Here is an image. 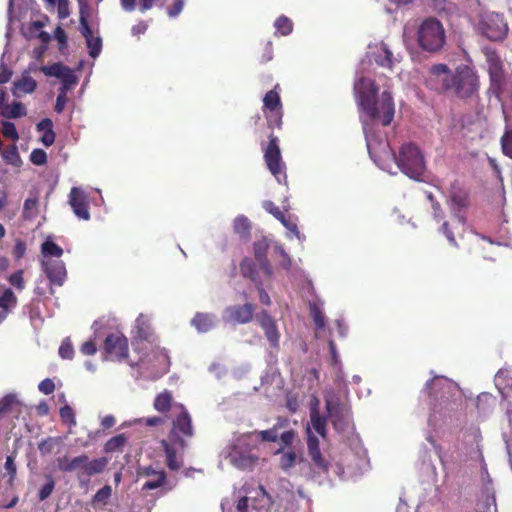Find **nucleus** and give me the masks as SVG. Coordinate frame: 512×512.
Returning a JSON list of instances; mask_svg holds the SVG:
<instances>
[{
	"label": "nucleus",
	"mask_w": 512,
	"mask_h": 512,
	"mask_svg": "<svg viewBox=\"0 0 512 512\" xmlns=\"http://www.w3.org/2000/svg\"><path fill=\"white\" fill-rule=\"evenodd\" d=\"M354 90L371 159L383 171L395 174L393 168L396 167L409 178L420 180L425 171V161L419 148L412 143L404 144L396 157L379 129L389 125L394 117V102L390 91L385 88L381 96H378L379 86L363 76L355 81Z\"/></svg>",
	"instance_id": "f257e3e1"
},
{
	"label": "nucleus",
	"mask_w": 512,
	"mask_h": 512,
	"mask_svg": "<svg viewBox=\"0 0 512 512\" xmlns=\"http://www.w3.org/2000/svg\"><path fill=\"white\" fill-rule=\"evenodd\" d=\"M430 82L433 88L453 92L459 98H472L478 90V77L466 65L457 67L452 73L445 64L430 68Z\"/></svg>",
	"instance_id": "f03ea898"
},
{
	"label": "nucleus",
	"mask_w": 512,
	"mask_h": 512,
	"mask_svg": "<svg viewBox=\"0 0 512 512\" xmlns=\"http://www.w3.org/2000/svg\"><path fill=\"white\" fill-rule=\"evenodd\" d=\"M426 388L431 390L436 397H440V403L433 408V413L429 418V424L435 425L437 414L440 417L450 415L456 406V400L461 397L458 385L444 376H435L431 382L426 384Z\"/></svg>",
	"instance_id": "7ed1b4c3"
},
{
	"label": "nucleus",
	"mask_w": 512,
	"mask_h": 512,
	"mask_svg": "<svg viewBox=\"0 0 512 512\" xmlns=\"http://www.w3.org/2000/svg\"><path fill=\"white\" fill-rule=\"evenodd\" d=\"M318 401H315V405L311 408L310 412V425L307 426V446L308 453L311 457L315 469H317L318 473H328L329 463L322 458L321 452L319 449V440L316 436L313 435L314 430L321 437L325 438L326 436V419L319 415L317 409Z\"/></svg>",
	"instance_id": "20e7f679"
},
{
	"label": "nucleus",
	"mask_w": 512,
	"mask_h": 512,
	"mask_svg": "<svg viewBox=\"0 0 512 512\" xmlns=\"http://www.w3.org/2000/svg\"><path fill=\"white\" fill-rule=\"evenodd\" d=\"M255 448V435H240L232 441L226 458L237 469H251L259 459Z\"/></svg>",
	"instance_id": "39448f33"
},
{
	"label": "nucleus",
	"mask_w": 512,
	"mask_h": 512,
	"mask_svg": "<svg viewBox=\"0 0 512 512\" xmlns=\"http://www.w3.org/2000/svg\"><path fill=\"white\" fill-rule=\"evenodd\" d=\"M136 349L141 354L138 364L149 370L153 376L158 377L167 372L170 361L164 349L145 341L138 343Z\"/></svg>",
	"instance_id": "423d86ee"
},
{
	"label": "nucleus",
	"mask_w": 512,
	"mask_h": 512,
	"mask_svg": "<svg viewBox=\"0 0 512 512\" xmlns=\"http://www.w3.org/2000/svg\"><path fill=\"white\" fill-rule=\"evenodd\" d=\"M445 30L442 23L435 18H427L419 25L417 42L427 52L439 51L445 43Z\"/></svg>",
	"instance_id": "0eeeda50"
},
{
	"label": "nucleus",
	"mask_w": 512,
	"mask_h": 512,
	"mask_svg": "<svg viewBox=\"0 0 512 512\" xmlns=\"http://www.w3.org/2000/svg\"><path fill=\"white\" fill-rule=\"evenodd\" d=\"M478 29L486 38L497 41L506 36L508 25L503 15L486 11L480 15Z\"/></svg>",
	"instance_id": "6e6552de"
},
{
	"label": "nucleus",
	"mask_w": 512,
	"mask_h": 512,
	"mask_svg": "<svg viewBox=\"0 0 512 512\" xmlns=\"http://www.w3.org/2000/svg\"><path fill=\"white\" fill-rule=\"evenodd\" d=\"M75 460L79 461L75 472L81 487L87 486L90 477L102 473L108 464L105 457L90 459L86 454L76 456Z\"/></svg>",
	"instance_id": "1a4fd4ad"
},
{
	"label": "nucleus",
	"mask_w": 512,
	"mask_h": 512,
	"mask_svg": "<svg viewBox=\"0 0 512 512\" xmlns=\"http://www.w3.org/2000/svg\"><path fill=\"white\" fill-rule=\"evenodd\" d=\"M173 408L178 410L179 413L173 421L170 442H175L181 449H184L185 443L182 437H192L193 435L191 417L183 405H175Z\"/></svg>",
	"instance_id": "9d476101"
},
{
	"label": "nucleus",
	"mask_w": 512,
	"mask_h": 512,
	"mask_svg": "<svg viewBox=\"0 0 512 512\" xmlns=\"http://www.w3.org/2000/svg\"><path fill=\"white\" fill-rule=\"evenodd\" d=\"M40 71L48 77H55L62 83L59 93L67 95L77 83L78 77L74 71L62 63H54L52 65L41 66Z\"/></svg>",
	"instance_id": "9b49d317"
},
{
	"label": "nucleus",
	"mask_w": 512,
	"mask_h": 512,
	"mask_svg": "<svg viewBox=\"0 0 512 512\" xmlns=\"http://www.w3.org/2000/svg\"><path fill=\"white\" fill-rule=\"evenodd\" d=\"M104 349L107 359L122 361L128 356L127 338L120 332L111 333L106 337Z\"/></svg>",
	"instance_id": "f8f14e48"
},
{
	"label": "nucleus",
	"mask_w": 512,
	"mask_h": 512,
	"mask_svg": "<svg viewBox=\"0 0 512 512\" xmlns=\"http://www.w3.org/2000/svg\"><path fill=\"white\" fill-rule=\"evenodd\" d=\"M326 408L334 428L337 431H344L350 423L349 411L340 406L334 395L326 396Z\"/></svg>",
	"instance_id": "ddd939ff"
},
{
	"label": "nucleus",
	"mask_w": 512,
	"mask_h": 512,
	"mask_svg": "<svg viewBox=\"0 0 512 512\" xmlns=\"http://www.w3.org/2000/svg\"><path fill=\"white\" fill-rule=\"evenodd\" d=\"M265 162L270 172L276 177L277 181L281 183V177L286 178L283 173L284 164L281 160V153L278 146V139L271 137L269 144L264 153Z\"/></svg>",
	"instance_id": "4468645a"
},
{
	"label": "nucleus",
	"mask_w": 512,
	"mask_h": 512,
	"mask_svg": "<svg viewBox=\"0 0 512 512\" xmlns=\"http://www.w3.org/2000/svg\"><path fill=\"white\" fill-rule=\"evenodd\" d=\"M254 306L250 303L244 305H232L225 308L222 319L226 323L245 324L252 320Z\"/></svg>",
	"instance_id": "2eb2a0df"
},
{
	"label": "nucleus",
	"mask_w": 512,
	"mask_h": 512,
	"mask_svg": "<svg viewBox=\"0 0 512 512\" xmlns=\"http://www.w3.org/2000/svg\"><path fill=\"white\" fill-rule=\"evenodd\" d=\"M69 204L74 214L81 220H89V202L86 192L78 187H73L69 194Z\"/></svg>",
	"instance_id": "dca6fc26"
},
{
	"label": "nucleus",
	"mask_w": 512,
	"mask_h": 512,
	"mask_svg": "<svg viewBox=\"0 0 512 512\" xmlns=\"http://www.w3.org/2000/svg\"><path fill=\"white\" fill-rule=\"evenodd\" d=\"M42 269L49 280L57 285H62L66 279V268L62 260L46 259L41 260Z\"/></svg>",
	"instance_id": "f3484780"
},
{
	"label": "nucleus",
	"mask_w": 512,
	"mask_h": 512,
	"mask_svg": "<svg viewBox=\"0 0 512 512\" xmlns=\"http://www.w3.org/2000/svg\"><path fill=\"white\" fill-rule=\"evenodd\" d=\"M296 464L302 474L307 477H314L308 469L307 462L303 458H299L295 452L289 450L281 453L280 467L283 471L289 473Z\"/></svg>",
	"instance_id": "a211bd4d"
},
{
	"label": "nucleus",
	"mask_w": 512,
	"mask_h": 512,
	"mask_svg": "<svg viewBox=\"0 0 512 512\" xmlns=\"http://www.w3.org/2000/svg\"><path fill=\"white\" fill-rule=\"evenodd\" d=\"M139 477H146L148 480L143 484L142 490H153L161 487L166 479L165 472L162 470H155L151 466L140 467L138 469Z\"/></svg>",
	"instance_id": "6ab92c4d"
},
{
	"label": "nucleus",
	"mask_w": 512,
	"mask_h": 512,
	"mask_svg": "<svg viewBox=\"0 0 512 512\" xmlns=\"http://www.w3.org/2000/svg\"><path fill=\"white\" fill-rule=\"evenodd\" d=\"M269 245V240L267 238H262L254 242L253 249L255 259L258 261L260 268L268 277H271L272 267L266 258V252L267 249L269 248Z\"/></svg>",
	"instance_id": "aec40b11"
},
{
	"label": "nucleus",
	"mask_w": 512,
	"mask_h": 512,
	"mask_svg": "<svg viewBox=\"0 0 512 512\" xmlns=\"http://www.w3.org/2000/svg\"><path fill=\"white\" fill-rule=\"evenodd\" d=\"M162 445L166 453L167 466L171 470L180 469L182 466V452L184 449H181L175 442L168 443L165 440L162 441Z\"/></svg>",
	"instance_id": "412c9836"
},
{
	"label": "nucleus",
	"mask_w": 512,
	"mask_h": 512,
	"mask_svg": "<svg viewBox=\"0 0 512 512\" xmlns=\"http://www.w3.org/2000/svg\"><path fill=\"white\" fill-rule=\"evenodd\" d=\"M370 53L372 54L375 62L382 67L392 68L396 58L393 57V53L390 51L388 46L384 43L369 47Z\"/></svg>",
	"instance_id": "4be33fe9"
},
{
	"label": "nucleus",
	"mask_w": 512,
	"mask_h": 512,
	"mask_svg": "<svg viewBox=\"0 0 512 512\" xmlns=\"http://www.w3.org/2000/svg\"><path fill=\"white\" fill-rule=\"evenodd\" d=\"M6 93L0 89V113L5 118H20L27 114L25 106L20 102L4 104Z\"/></svg>",
	"instance_id": "5701e85b"
},
{
	"label": "nucleus",
	"mask_w": 512,
	"mask_h": 512,
	"mask_svg": "<svg viewBox=\"0 0 512 512\" xmlns=\"http://www.w3.org/2000/svg\"><path fill=\"white\" fill-rule=\"evenodd\" d=\"M449 205L455 217L460 222H464V216L460 213V210L467 205L466 192L456 186H453L450 194Z\"/></svg>",
	"instance_id": "b1692460"
},
{
	"label": "nucleus",
	"mask_w": 512,
	"mask_h": 512,
	"mask_svg": "<svg viewBox=\"0 0 512 512\" xmlns=\"http://www.w3.org/2000/svg\"><path fill=\"white\" fill-rule=\"evenodd\" d=\"M277 87H278V85L275 88H277ZM263 106H264V109L269 110L271 113H275V117H276L275 124L277 126H279L281 123L282 113H281L280 97H279V93L276 91V89L270 90L269 92H267L265 94L264 99H263Z\"/></svg>",
	"instance_id": "393cba45"
},
{
	"label": "nucleus",
	"mask_w": 512,
	"mask_h": 512,
	"mask_svg": "<svg viewBox=\"0 0 512 512\" xmlns=\"http://www.w3.org/2000/svg\"><path fill=\"white\" fill-rule=\"evenodd\" d=\"M37 88V82L25 71L21 77L14 82L12 93L15 97H19L20 93L30 94Z\"/></svg>",
	"instance_id": "a878e982"
},
{
	"label": "nucleus",
	"mask_w": 512,
	"mask_h": 512,
	"mask_svg": "<svg viewBox=\"0 0 512 512\" xmlns=\"http://www.w3.org/2000/svg\"><path fill=\"white\" fill-rule=\"evenodd\" d=\"M217 323V317L214 314L209 313H196L194 318L191 320V324L199 333H206L215 327Z\"/></svg>",
	"instance_id": "bb28decb"
},
{
	"label": "nucleus",
	"mask_w": 512,
	"mask_h": 512,
	"mask_svg": "<svg viewBox=\"0 0 512 512\" xmlns=\"http://www.w3.org/2000/svg\"><path fill=\"white\" fill-rule=\"evenodd\" d=\"M37 130L39 132H43V135L41 137V142L44 146L49 147L51 146L55 141V133L53 131V122L49 118L42 119L37 124Z\"/></svg>",
	"instance_id": "cd10ccee"
},
{
	"label": "nucleus",
	"mask_w": 512,
	"mask_h": 512,
	"mask_svg": "<svg viewBox=\"0 0 512 512\" xmlns=\"http://www.w3.org/2000/svg\"><path fill=\"white\" fill-rule=\"evenodd\" d=\"M42 260L59 259L63 255V249L48 237L41 245Z\"/></svg>",
	"instance_id": "c85d7f7f"
},
{
	"label": "nucleus",
	"mask_w": 512,
	"mask_h": 512,
	"mask_svg": "<svg viewBox=\"0 0 512 512\" xmlns=\"http://www.w3.org/2000/svg\"><path fill=\"white\" fill-rule=\"evenodd\" d=\"M234 232L244 240L250 237L251 223L244 215L237 216L233 221Z\"/></svg>",
	"instance_id": "c756f323"
},
{
	"label": "nucleus",
	"mask_w": 512,
	"mask_h": 512,
	"mask_svg": "<svg viewBox=\"0 0 512 512\" xmlns=\"http://www.w3.org/2000/svg\"><path fill=\"white\" fill-rule=\"evenodd\" d=\"M135 335L140 340H147L150 335L149 319L147 316L140 314L135 321Z\"/></svg>",
	"instance_id": "7c9ffc66"
},
{
	"label": "nucleus",
	"mask_w": 512,
	"mask_h": 512,
	"mask_svg": "<svg viewBox=\"0 0 512 512\" xmlns=\"http://www.w3.org/2000/svg\"><path fill=\"white\" fill-rule=\"evenodd\" d=\"M487 62L489 64V72L491 78L493 80H497L501 75V62L499 57L495 52L488 51L487 54Z\"/></svg>",
	"instance_id": "2f4dec72"
},
{
	"label": "nucleus",
	"mask_w": 512,
	"mask_h": 512,
	"mask_svg": "<svg viewBox=\"0 0 512 512\" xmlns=\"http://www.w3.org/2000/svg\"><path fill=\"white\" fill-rule=\"evenodd\" d=\"M476 512H497L494 493L489 489L486 492L485 498L477 504Z\"/></svg>",
	"instance_id": "473e14b6"
},
{
	"label": "nucleus",
	"mask_w": 512,
	"mask_h": 512,
	"mask_svg": "<svg viewBox=\"0 0 512 512\" xmlns=\"http://www.w3.org/2000/svg\"><path fill=\"white\" fill-rule=\"evenodd\" d=\"M172 407V395L168 391H164L157 395L154 400V408L158 412H166Z\"/></svg>",
	"instance_id": "72a5a7b5"
},
{
	"label": "nucleus",
	"mask_w": 512,
	"mask_h": 512,
	"mask_svg": "<svg viewBox=\"0 0 512 512\" xmlns=\"http://www.w3.org/2000/svg\"><path fill=\"white\" fill-rule=\"evenodd\" d=\"M2 157L7 164L14 167H20L22 165L21 157L15 145L5 149L2 152Z\"/></svg>",
	"instance_id": "f704fd0d"
},
{
	"label": "nucleus",
	"mask_w": 512,
	"mask_h": 512,
	"mask_svg": "<svg viewBox=\"0 0 512 512\" xmlns=\"http://www.w3.org/2000/svg\"><path fill=\"white\" fill-rule=\"evenodd\" d=\"M127 438L124 434L116 435L110 438L104 446V450L107 453L119 451L126 444Z\"/></svg>",
	"instance_id": "c9c22d12"
},
{
	"label": "nucleus",
	"mask_w": 512,
	"mask_h": 512,
	"mask_svg": "<svg viewBox=\"0 0 512 512\" xmlns=\"http://www.w3.org/2000/svg\"><path fill=\"white\" fill-rule=\"evenodd\" d=\"M274 27L277 33L286 36L292 32L293 24L286 16H280L275 20Z\"/></svg>",
	"instance_id": "e433bc0d"
},
{
	"label": "nucleus",
	"mask_w": 512,
	"mask_h": 512,
	"mask_svg": "<svg viewBox=\"0 0 512 512\" xmlns=\"http://www.w3.org/2000/svg\"><path fill=\"white\" fill-rule=\"evenodd\" d=\"M79 463L78 460H75V457L69 458L68 456H63L61 458L57 459V464L59 470L62 472H74L76 471L77 464Z\"/></svg>",
	"instance_id": "4c0bfd02"
},
{
	"label": "nucleus",
	"mask_w": 512,
	"mask_h": 512,
	"mask_svg": "<svg viewBox=\"0 0 512 512\" xmlns=\"http://www.w3.org/2000/svg\"><path fill=\"white\" fill-rule=\"evenodd\" d=\"M247 435H255V446L257 445L259 440L274 442V441H276V439L278 437V433L275 428L260 431V432L254 431V432L248 433Z\"/></svg>",
	"instance_id": "58836bf2"
},
{
	"label": "nucleus",
	"mask_w": 512,
	"mask_h": 512,
	"mask_svg": "<svg viewBox=\"0 0 512 512\" xmlns=\"http://www.w3.org/2000/svg\"><path fill=\"white\" fill-rule=\"evenodd\" d=\"M310 312L317 329L323 330L325 328V318L321 307L317 304H310Z\"/></svg>",
	"instance_id": "ea45409f"
},
{
	"label": "nucleus",
	"mask_w": 512,
	"mask_h": 512,
	"mask_svg": "<svg viewBox=\"0 0 512 512\" xmlns=\"http://www.w3.org/2000/svg\"><path fill=\"white\" fill-rule=\"evenodd\" d=\"M86 44L89 49V55L92 58L98 57L102 50V39L99 36H93L86 40Z\"/></svg>",
	"instance_id": "a19ab883"
},
{
	"label": "nucleus",
	"mask_w": 512,
	"mask_h": 512,
	"mask_svg": "<svg viewBox=\"0 0 512 512\" xmlns=\"http://www.w3.org/2000/svg\"><path fill=\"white\" fill-rule=\"evenodd\" d=\"M17 303V298L11 289H6L0 296V307L3 309H9L14 307Z\"/></svg>",
	"instance_id": "79ce46f5"
},
{
	"label": "nucleus",
	"mask_w": 512,
	"mask_h": 512,
	"mask_svg": "<svg viewBox=\"0 0 512 512\" xmlns=\"http://www.w3.org/2000/svg\"><path fill=\"white\" fill-rule=\"evenodd\" d=\"M240 269L244 277L250 278L256 282L255 265L251 259L245 258L240 264Z\"/></svg>",
	"instance_id": "37998d69"
},
{
	"label": "nucleus",
	"mask_w": 512,
	"mask_h": 512,
	"mask_svg": "<svg viewBox=\"0 0 512 512\" xmlns=\"http://www.w3.org/2000/svg\"><path fill=\"white\" fill-rule=\"evenodd\" d=\"M112 495V488L109 485H106L99 489L97 493L93 497V503L107 504L108 499Z\"/></svg>",
	"instance_id": "c03bdc74"
},
{
	"label": "nucleus",
	"mask_w": 512,
	"mask_h": 512,
	"mask_svg": "<svg viewBox=\"0 0 512 512\" xmlns=\"http://www.w3.org/2000/svg\"><path fill=\"white\" fill-rule=\"evenodd\" d=\"M280 222L289 232L295 235V237L300 241V243H303L305 241V236L299 232L297 224L295 222L290 221L285 216L282 218V220H280Z\"/></svg>",
	"instance_id": "a18cd8bd"
},
{
	"label": "nucleus",
	"mask_w": 512,
	"mask_h": 512,
	"mask_svg": "<svg viewBox=\"0 0 512 512\" xmlns=\"http://www.w3.org/2000/svg\"><path fill=\"white\" fill-rule=\"evenodd\" d=\"M2 133L5 137L10 138L13 141H17L19 139L17 129L12 122L4 121L2 123Z\"/></svg>",
	"instance_id": "49530a36"
},
{
	"label": "nucleus",
	"mask_w": 512,
	"mask_h": 512,
	"mask_svg": "<svg viewBox=\"0 0 512 512\" xmlns=\"http://www.w3.org/2000/svg\"><path fill=\"white\" fill-rule=\"evenodd\" d=\"M84 7H86V5H81L80 9V31L82 35L85 37V40H88L90 37H93V33L84 15Z\"/></svg>",
	"instance_id": "de8ad7c7"
},
{
	"label": "nucleus",
	"mask_w": 512,
	"mask_h": 512,
	"mask_svg": "<svg viewBox=\"0 0 512 512\" xmlns=\"http://www.w3.org/2000/svg\"><path fill=\"white\" fill-rule=\"evenodd\" d=\"M30 161L35 165H44L47 162V154L42 149H34L30 154Z\"/></svg>",
	"instance_id": "09e8293b"
},
{
	"label": "nucleus",
	"mask_w": 512,
	"mask_h": 512,
	"mask_svg": "<svg viewBox=\"0 0 512 512\" xmlns=\"http://www.w3.org/2000/svg\"><path fill=\"white\" fill-rule=\"evenodd\" d=\"M59 355L63 359H72L74 355V350L71 342L68 339L64 340L61 343L59 347Z\"/></svg>",
	"instance_id": "8fccbe9b"
},
{
	"label": "nucleus",
	"mask_w": 512,
	"mask_h": 512,
	"mask_svg": "<svg viewBox=\"0 0 512 512\" xmlns=\"http://www.w3.org/2000/svg\"><path fill=\"white\" fill-rule=\"evenodd\" d=\"M60 417H61V419L64 422H66V423H68V424H70L72 426H74L76 424V420H75V416H74V411L68 405H65L64 407H62L60 409Z\"/></svg>",
	"instance_id": "3c124183"
},
{
	"label": "nucleus",
	"mask_w": 512,
	"mask_h": 512,
	"mask_svg": "<svg viewBox=\"0 0 512 512\" xmlns=\"http://www.w3.org/2000/svg\"><path fill=\"white\" fill-rule=\"evenodd\" d=\"M502 150L505 155L512 158V131H507L501 139Z\"/></svg>",
	"instance_id": "603ef678"
},
{
	"label": "nucleus",
	"mask_w": 512,
	"mask_h": 512,
	"mask_svg": "<svg viewBox=\"0 0 512 512\" xmlns=\"http://www.w3.org/2000/svg\"><path fill=\"white\" fill-rule=\"evenodd\" d=\"M47 479V483L39 490L38 497L39 500L41 501L47 499L51 495L55 487L54 480L51 477H48Z\"/></svg>",
	"instance_id": "864d4df0"
},
{
	"label": "nucleus",
	"mask_w": 512,
	"mask_h": 512,
	"mask_svg": "<svg viewBox=\"0 0 512 512\" xmlns=\"http://www.w3.org/2000/svg\"><path fill=\"white\" fill-rule=\"evenodd\" d=\"M37 208V199L36 198H28L24 202L23 214L26 218H31L36 211Z\"/></svg>",
	"instance_id": "5fc2aeb1"
},
{
	"label": "nucleus",
	"mask_w": 512,
	"mask_h": 512,
	"mask_svg": "<svg viewBox=\"0 0 512 512\" xmlns=\"http://www.w3.org/2000/svg\"><path fill=\"white\" fill-rule=\"evenodd\" d=\"M9 282L12 286L16 287L18 290H23L25 287L24 280H23V271L18 270L15 273H13L9 277Z\"/></svg>",
	"instance_id": "6e6d98bb"
},
{
	"label": "nucleus",
	"mask_w": 512,
	"mask_h": 512,
	"mask_svg": "<svg viewBox=\"0 0 512 512\" xmlns=\"http://www.w3.org/2000/svg\"><path fill=\"white\" fill-rule=\"evenodd\" d=\"M263 208L279 221L285 216L272 201H264Z\"/></svg>",
	"instance_id": "4d7b16f0"
},
{
	"label": "nucleus",
	"mask_w": 512,
	"mask_h": 512,
	"mask_svg": "<svg viewBox=\"0 0 512 512\" xmlns=\"http://www.w3.org/2000/svg\"><path fill=\"white\" fill-rule=\"evenodd\" d=\"M256 318L263 330H265L275 324L274 320L271 318V316L266 311L260 312L256 316Z\"/></svg>",
	"instance_id": "13d9d810"
},
{
	"label": "nucleus",
	"mask_w": 512,
	"mask_h": 512,
	"mask_svg": "<svg viewBox=\"0 0 512 512\" xmlns=\"http://www.w3.org/2000/svg\"><path fill=\"white\" fill-rule=\"evenodd\" d=\"M16 396L13 394L6 395L0 400V413L8 411L13 404L16 403Z\"/></svg>",
	"instance_id": "bf43d9fd"
},
{
	"label": "nucleus",
	"mask_w": 512,
	"mask_h": 512,
	"mask_svg": "<svg viewBox=\"0 0 512 512\" xmlns=\"http://www.w3.org/2000/svg\"><path fill=\"white\" fill-rule=\"evenodd\" d=\"M265 335L272 346H277L279 342V333L276 328V324L265 329Z\"/></svg>",
	"instance_id": "052dcab7"
},
{
	"label": "nucleus",
	"mask_w": 512,
	"mask_h": 512,
	"mask_svg": "<svg viewBox=\"0 0 512 512\" xmlns=\"http://www.w3.org/2000/svg\"><path fill=\"white\" fill-rule=\"evenodd\" d=\"M38 389L45 395H49L54 391L55 385L51 379L46 378L39 383Z\"/></svg>",
	"instance_id": "680f3d73"
},
{
	"label": "nucleus",
	"mask_w": 512,
	"mask_h": 512,
	"mask_svg": "<svg viewBox=\"0 0 512 512\" xmlns=\"http://www.w3.org/2000/svg\"><path fill=\"white\" fill-rule=\"evenodd\" d=\"M184 7V0H174V4L167 10L169 17L174 18L178 16Z\"/></svg>",
	"instance_id": "e2e57ef3"
},
{
	"label": "nucleus",
	"mask_w": 512,
	"mask_h": 512,
	"mask_svg": "<svg viewBox=\"0 0 512 512\" xmlns=\"http://www.w3.org/2000/svg\"><path fill=\"white\" fill-rule=\"evenodd\" d=\"M70 15L69 2L68 0L58 1V16L61 19H65Z\"/></svg>",
	"instance_id": "0e129e2a"
},
{
	"label": "nucleus",
	"mask_w": 512,
	"mask_h": 512,
	"mask_svg": "<svg viewBox=\"0 0 512 512\" xmlns=\"http://www.w3.org/2000/svg\"><path fill=\"white\" fill-rule=\"evenodd\" d=\"M80 351L85 355H94L97 351V348L93 341H86L82 344Z\"/></svg>",
	"instance_id": "69168bd1"
},
{
	"label": "nucleus",
	"mask_w": 512,
	"mask_h": 512,
	"mask_svg": "<svg viewBox=\"0 0 512 512\" xmlns=\"http://www.w3.org/2000/svg\"><path fill=\"white\" fill-rule=\"evenodd\" d=\"M67 103V95L58 93L55 104V111L57 113L63 112Z\"/></svg>",
	"instance_id": "338daca9"
},
{
	"label": "nucleus",
	"mask_w": 512,
	"mask_h": 512,
	"mask_svg": "<svg viewBox=\"0 0 512 512\" xmlns=\"http://www.w3.org/2000/svg\"><path fill=\"white\" fill-rule=\"evenodd\" d=\"M12 76V71L4 64L0 66V84L7 83Z\"/></svg>",
	"instance_id": "774afa93"
}]
</instances>
